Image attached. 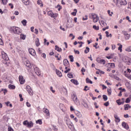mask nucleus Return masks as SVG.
<instances>
[{"label": "nucleus", "mask_w": 131, "mask_h": 131, "mask_svg": "<svg viewBox=\"0 0 131 131\" xmlns=\"http://www.w3.org/2000/svg\"><path fill=\"white\" fill-rule=\"evenodd\" d=\"M74 12L72 13V14L73 15V16H76V13H77V10L76 9H75L74 10Z\"/></svg>", "instance_id": "c03bdc74"}, {"label": "nucleus", "mask_w": 131, "mask_h": 131, "mask_svg": "<svg viewBox=\"0 0 131 131\" xmlns=\"http://www.w3.org/2000/svg\"><path fill=\"white\" fill-rule=\"evenodd\" d=\"M11 30L15 34H20L22 32V30L17 27H13L11 28Z\"/></svg>", "instance_id": "20e7f679"}, {"label": "nucleus", "mask_w": 131, "mask_h": 131, "mask_svg": "<svg viewBox=\"0 0 131 131\" xmlns=\"http://www.w3.org/2000/svg\"><path fill=\"white\" fill-rule=\"evenodd\" d=\"M125 76L128 78V79H129L131 80V75L130 74H125Z\"/></svg>", "instance_id": "4c0bfd02"}, {"label": "nucleus", "mask_w": 131, "mask_h": 131, "mask_svg": "<svg viewBox=\"0 0 131 131\" xmlns=\"http://www.w3.org/2000/svg\"><path fill=\"white\" fill-rule=\"evenodd\" d=\"M99 23L101 26H102V27H104V26H107V24L105 23V21H104L103 20H101L99 21Z\"/></svg>", "instance_id": "aec40b11"}, {"label": "nucleus", "mask_w": 131, "mask_h": 131, "mask_svg": "<svg viewBox=\"0 0 131 131\" xmlns=\"http://www.w3.org/2000/svg\"><path fill=\"white\" fill-rule=\"evenodd\" d=\"M71 82L74 83V84H76V85H77L78 84V81H77V80L72 79L71 80Z\"/></svg>", "instance_id": "b1692460"}, {"label": "nucleus", "mask_w": 131, "mask_h": 131, "mask_svg": "<svg viewBox=\"0 0 131 131\" xmlns=\"http://www.w3.org/2000/svg\"><path fill=\"white\" fill-rule=\"evenodd\" d=\"M37 4L40 6V8H42V7H43V4H42V1L41 0H38L37 1Z\"/></svg>", "instance_id": "412c9836"}, {"label": "nucleus", "mask_w": 131, "mask_h": 131, "mask_svg": "<svg viewBox=\"0 0 131 131\" xmlns=\"http://www.w3.org/2000/svg\"><path fill=\"white\" fill-rule=\"evenodd\" d=\"M24 125H25L28 128H31V127H33V122L32 121H28V120H26L23 122Z\"/></svg>", "instance_id": "39448f33"}, {"label": "nucleus", "mask_w": 131, "mask_h": 131, "mask_svg": "<svg viewBox=\"0 0 131 131\" xmlns=\"http://www.w3.org/2000/svg\"><path fill=\"white\" fill-rule=\"evenodd\" d=\"M107 93L109 96H111V89H107Z\"/></svg>", "instance_id": "bf43d9fd"}, {"label": "nucleus", "mask_w": 131, "mask_h": 131, "mask_svg": "<svg viewBox=\"0 0 131 131\" xmlns=\"http://www.w3.org/2000/svg\"><path fill=\"white\" fill-rule=\"evenodd\" d=\"M36 123H38V124H42V121L41 120L39 119L36 121Z\"/></svg>", "instance_id": "79ce46f5"}, {"label": "nucleus", "mask_w": 131, "mask_h": 131, "mask_svg": "<svg viewBox=\"0 0 131 131\" xmlns=\"http://www.w3.org/2000/svg\"><path fill=\"white\" fill-rule=\"evenodd\" d=\"M69 58L70 59L71 62H74V57H73V55H70L69 56Z\"/></svg>", "instance_id": "e433bc0d"}, {"label": "nucleus", "mask_w": 131, "mask_h": 131, "mask_svg": "<svg viewBox=\"0 0 131 131\" xmlns=\"http://www.w3.org/2000/svg\"><path fill=\"white\" fill-rule=\"evenodd\" d=\"M89 17L90 19H92L94 23H97L98 21L99 20V16H98V15L95 14V13H91L89 15Z\"/></svg>", "instance_id": "f03ea898"}, {"label": "nucleus", "mask_w": 131, "mask_h": 131, "mask_svg": "<svg viewBox=\"0 0 131 131\" xmlns=\"http://www.w3.org/2000/svg\"><path fill=\"white\" fill-rule=\"evenodd\" d=\"M4 5H7L8 4V0H1Z\"/></svg>", "instance_id": "09e8293b"}, {"label": "nucleus", "mask_w": 131, "mask_h": 131, "mask_svg": "<svg viewBox=\"0 0 131 131\" xmlns=\"http://www.w3.org/2000/svg\"><path fill=\"white\" fill-rule=\"evenodd\" d=\"M113 2L118 8H120L121 6H126L127 5V2L125 0H113Z\"/></svg>", "instance_id": "f257e3e1"}, {"label": "nucleus", "mask_w": 131, "mask_h": 131, "mask_svg": "<svg viewBox=\"0 0 131 131\" xmlns=\"http://www.w3.org/2000/svg\"><path fill=\"white\" fill-rule=\"evenodd\" d=\"M114 118H115V121L116 122H117V123L120 122V118L118 117V116L117 115H115Z\"/></svg>", "instance_id": "a211bd4d"}, {"label": "nucleus", "mask_w": 131, "mask_h": 131, "mask_svg": "<svg viewBox=\"0 0 131 131\" xmlns=\"http://www.w3.org/2000/svg\"><path fill=\"white\" fill-rule=\"evenodd\" d=\"M74 26V25H73V23H72V20L69 21L68 20L67 21V27L68 28H72V27H73Z\"/></svg>", "instance_id": "6e6552de"}, {"label": "nucleus", "mask_w": 131, "mask_h": 131, "mask_svg": "<svg viewBox=\"0 0 131 131\" xmlns=\"http://www.w3.org/2000/svg\"><path fill=\"white\" fill-rule=\"evenodd\" d=\"M8 60H5L4 59L2 62L3 63V64H5V65H7V66H9V64H10L9 62H8V61H7Z\"/></svg>", "instance_id": "c9c22d12"}, {"label": "nucleus", "mask_w": 131, "mask_h": 131, "mask_svg": "<svg viewBox=\"0 0 131 131\" xmlns=\"http://www.w3.org/2000/svg\"><path fill=\"white\" fill-rule=\"evenodd\" d=\"M56 74H57L59 77H62V73L58 70H56Z\"/></svg>", "instance_id": "cd10ccee"}, {"label": "nucleus", "mask_w": 131, "mask_h": 131, "mask_svg": "<svg viewBox=\"0 0 131 131\" xmlns=\"http://www.w3.org/2000/svg\"><path fill=\"white\" fill-rule=\"evenodd\" d=\"M90 87L86 85V86H84L83 91H85V92H86L88 91H90Z\"/></svg>", "instance_id": "ea45409f"}, {"label": "nucleus", "mask_w": 131, "mask_h": 131, "mask_svg": "<svg viewBox=\"0 0 131 131\" xmlns=\"http://www.w3.org/2000/svg\"><path fill=\"white\" fill-rule=\"evenodd\" d=\"M70 70L71 69L70 68L68 69V68H67V69H66V71H64V73H68Z\"/></svg>", "instance_id": "680f3d73"}, {"label": "nucleus", "mask_w": 131, "mask_h": 131, "mask_svg": "<svg viewBox=\"0 0 131 131\" xmlns=\"http://www.w3.org/2000/svg\"><path fill=\"white\" fill-rule=\"evenodd\" d=\"M35 42L36 47H39V46H40V43L39 42V39L38 38H36Z\"/></svg>", "instance_id": "6ab92c4d"}, {"label": "nucleus", "mask_w": 131, "mask_h": 131, "mask_svg": "<svg viewBox=\"0 0 131 131\" xmlns=\"http://www.w3.org/2000/svg\"><path fill=\"white\" fill-rule=\"evenodd\" d=\"M68 77L69 78H73V75L72 73H69L68 74Z\"/></svg>", "instance_id": "a18cd8bd"}, {"label": "nucleus", "mask_w": 131, "mask_h": 131, "mask_svg": "<svg viewBox=\"0 0 131 131\" xmlns=\"http://www.w3.org/2000/svg\"><path fill=\"white\" fill-rule=\"evenodd\" d=\"M122 126L124 128H125V129L127 130L129 128V126H128V125L125 122H122Z\"/></svg>", "instance_id": "2eb2a0df"}, {"label": "nucleus", "mask_w": 131, "mask_h": 131, "mask_svg": "<svg viewBox=\"0 0 131 131\" xmlns=\"http://www.w3.org/2000/svg\"><path fill=\"white\" fill-rule=\"evenodd\" d=\"M57 16H58V14L54 13L52 12V14H51V16L50 17L51 18H54V19H56V18H57Z\"/></svg>", "instance_id": "c756f323"}, {"label": "nucleus", "mask_w": 131, "mask_h": 131, "mask_svg": "<svg viewBox=\"0 0 131 131\" xmlns=\"http://www.w3.org/2000/svg\"><path fill=\"white\" fill-rule=\"evenodd\" d=\"M8 88L10 90H15V89H16V86L12 84H9Z\"/></svg>", "instance_id": "bb28decb"}, {"label": "nucleus", "mask_w": 131, "mask_h": 131, "mask_svg": "<svg viewBox=\"0 0 131 131\" xmlns=\"http://www.w3.org/2000/svg\"><path fill=\"white\" fill-rule=\"evenodd\" d=\"M29 53L33 57L35 56V55H36V53H35V50H34V49L32 48L29 49Z\"/></svg>", "instance_id": "9b49d317"}, {"label": "nucleus", "mask_w": 131, "mask_h": 131, "mask_svg": "<svg viewBox=\"0 0 131 131\" xmlns=\"http://www.w3.org/2000/svg\"><path fill=\"white\" fill-rule=\"evenodd\" d=\"M52 14H53V11H49L48 12V16H50L51 17V16H52Z\"/></svg>", "instance_id": "5fc2aeb1"}, {"label": "nucleus", "mask_w": 131, "mask_h": 131, "mask_svg": "<svg viewBox=\"0 0 131 131\" xmlns=\"http://www.w3.org/2000/svg\"><path fill=\"white\" fill-rule=\"evenodd\" d=\"M122 33H123L124 36L127 35V34H128V33H127V32L126 31H123Z\"/></svg>", "instance_id": "338daca9"}, {"label": "nucleus", "mask_w": 131, "mask_h": 131, "mask_svg": "<svg viewBox=\"0 0 131 131\" xmlns=\"http://www.w3.org/2000/svg\"><path fill=\"white\" fill-rule=\"evenodd\" d=\"M106 66L107 67H110V68H115V64L114 63H108Z\"/></svg>", "instance_id": "dca6fc26"}, {"label": "nucleus", "mask_w": 131, "mask_h": 131, "mask_svg": "<svg viewBox=\"0 0 131 131\" xmlns=\"http://www.w3.org/2000/svg\"><path fill=\"white\" fill-rule=\"evenodd\" d=\"M118 46H119L118 47V50L121 52H122V45L120 43H118Z\"/></svg>", "instance_id": "f704fd0d"}, {"label": "nucleus", "mask_w": 131, "mask_h": 131, "mask_svg": "<svg viewBox=\"0 0 131 131\" xmlns=\"http://www.w3.org/2000/svg\"><path fill=\"white\" fill-rule=\"evenodd\" d=\"M116 103L118 104V105H123L124 104V101H121V99H118L116 100Z\"/></svg>", "instance_id": "4be33fe9"}, {"label": "nucleus", "mask_w": 131, "mask_h": 131, "mask_svg": "<svg viewBox=\"0 0 131 131\" xmlns=\"http://www.w3.org/2000/svg\"><path fill=\"white\" fill-rule=\"evenodd\" d=\"M102 98H103L104 101H106L108 100V97H107L106 95H103L102 96Z\"/></svg>", "instance_id": "58836bf2"}, {"label": "nucleus", "mask_w": 131, "mask_h": 131, "mask_svg": "<svg viewBox=\"0 0 131 131\" xmlns=\"http://www.w3.org/2000/svg\"><path fill=\"white\" fill-rule=\"evenodd\" d=\"M90 52V48L86 47V49L84 50L85 54H88Z\"/></svg>", "instance_id": "a19ab883"}, {"label": "nucleus", "mask_w": 131, "mask_h": 131, "mask_svg": "<svg viewBox=\"0 0 131 131\" xmlns=\"http://www.w3.org/2000/svg\"><path fill=\"white\" fill-rule=\"evenodd\" d=\"M130 107L131 106L129 105V104H125L124 105V110H128L129 108H130Z\"/></svg>", "instance_id": "c85d7f7f"}, {"label": "nucleus", "mask_w": 131, "mask_h": 131, "mask_svg": "<svg viewBox=\"0 0 131 131\" xmlns=\"http://www.w3.org/2000/svg\"><path fill=\"white\" fill-rule=\"evenodd\" d=\"M75 114L78 116V117H79V118L81 117L82 116L81 113L79 111H76Z\"/></svg>", "instance_id": "2f4dec72"}, {"label": "nucleus", "mask_w": 131, "mask_h": 131, "mask_svg": "<svg viewBox=\"0 0 131 131\" xmlns=\"http://www.w3.org/2000/svg\"><path fill=\"white\" fill-rule=\"evenodd\" d=\"M96 61L99 64H103V65L106 64V61L104 59H102L99 57L97 58Z\"/></svg>", "instance_id": "9d476101"}, {"label": "nucleus", "mask_w": 131, "mask_h": 131, "mask_svg": "<svg viewBox=\"0 0 131 131\" xmlns=\"http://www.w3.org/2000/svg\"><path fill=\"white\" fill-rule=\"evenodd\" d=\"M63 65L65 66V69L67 70L68 67H70V64H69V61L67 59L63 60Z\"/></svg>", "instance_id": "1a4fd4ad"}, {"label": "nucleus", "mask_w": 131, "mask_h": 131, "mask_svg": "<svg viewBox=\"0 0 131 131\" xmlns=\"http://www.w3.org/2000/svg\"><path fill=\"white\" fill-rule=\"evenodd\" d=\"M72 99L75 104H78V99H77V96L76 95V94H73L72 95Z\"/></svg>", "instance_id": "ddd939ff"}, {"label": "nucleus", "mask_w": 131, "mask_h": 131, "mask_svg": "<svg viewBox=\"0 0 131 131\" xmlns=\"http://www.w3.org/2000/svg\"><path fill=\"white\" fill-rule=\"evenodd\" d=\"M88 15H85L84 17H83V18H82L83 21H85V20H88Z\"/></svg>", "instance_id": "6e6d98bb"}, {"label": "nucleus", "mask_w": 131, "mask_h": 131, "mask_svg": "<svg viewBox=\"0 0 131 131\" xmlns=\"http://www.w3.org/2000/svg\"><path fill=\"white\" fill-rule=\"evenodd\" d=\"M125 51L127 52H131V47H128L127 49H126Z\"/></svg>", "instance_id": "4d7b16f0"}, {"label": "nucleus", "mask_w": 131, "mask_h": 131, "mask_svg": "<svg viewBox=\"0 0 131 131\" xmlns=\"http://www.w3.org/2000/svg\"><path fill=\"white\" fill-rule=\"evenodd\" d=\"M34 70L35 71V73L38 76H39L40 75V70H39V68L36 67L34 69Z\"/></svg>", "instance_id": "4468645a"}, {"label": "nucleus", "mask_w": 131, "mask_h": 131, "mask_svg": "<svg viewBox=\"0 0 131 131\" xmlns=\"http://www.w3.org/2000/svg\"><path fill=\"white\" fill-rule=\"evenodd\" d=\"M8 131H14V129H13V128H12V127L9 126L8 128Z\"/></svg>", "instance_id": "3c124183"}, {"label": "nucleus", "mask_w": 131, "mask_h": 131, "mask_svg": "<svg viewBox=\"0 0 131 131\" xmlns=\"http://www.w3.org/2000/svg\"><path fill=\"white\" fill-rule=\"evenodd\" d=\"M98 43H95V45H94V48H95V49H99V48H100L99 46H98Z\"/></svg>", "instance_id": "864d4df0"}, {"label": "nucleus", "mask_w": 131, "mask_h": 131, "mask_svg": "<svg viewBox=\"0 0 131 131\" xmlns=\"http://www.w3.org/2000/svg\"><path fill=\"white\" fill-rule=\"evenodd\" d=\"M18 79L20 84H24L25 83V79L23 77V76H19Z\"/></svg>", "instance_id": "f8f14e48"}, {"label": "nucleus", "mask_w": 131, "mask_h": 131, "mask_svg": "<svg viewBox=\"0 0 131 131\" xmlns=\"http://www.w3.org/2000/svg\"><path fill=\"white\" fill-rule=\"evenodd\" d=\"M23 3L25 6H29V0H24Z\"/></svg>", "instance_id": "5701e85b"}, {"label": "nucleus", "mask_w": 131, "mask_h": 131, "mask_svg": "<svg viewBox=\"0 0 131 131\" xmlns=\"http://www.w3.org/2000/svg\"><path fill=\"white\" fill-rule=\"evenodd\" d=\"M1 54L2 57L3 59V60H6V61H9V60H10L9 57H8V55H7V53H5V52L2 51Z\"/></svg>", "instance_id": "423d86ee"}, {"label": "nucleus", "mask_w": 131, "mask_h": 131, "mask_svg": "<svg viewBox=\"0 0 131 131\" xmlns=\"http://www.w3.org/2000/svg\"><path fill=\"white\" fill-rule=\"evenodd\" d=\"M26 90L30 96L33 95V91H32V89H31V87L29 85H27Z\"/></svg>", "instance_id": "0eeeda50"}, {"label": "nucleus", "mask_w": 131, "mask_h": 131, "mask_svg": "<svg viewBox=\"0 0 131 131\" xmlns=\"http://www.w3.org/2000/svg\"><path fill=\"white\" fill-rule=\"evenodd\" d=\"M104 105L105 106V107H108V106H109V102L107 101L104 103Z\"/></svg>", "instance_id": "052dcab7"}, {"label": "nucleus", "mask_w": 131, "mask_h": 131, "mask_svg": "<svg viewBox=\"0 0 131 131\" xmlns=\"http://www.w3.org/2000/svg\"><path fill=\"white\" fill-rule=\"evenodd\" d=\"M53 130L57 131L58 130V128L56 126H53Z\"/></svg>", "instance_id": "e2e57ef3"}, {"label": "nucleus", "mask_w": 131, "mask_h": 131, "mask_svg": "<svg viewBox=\"0 0 131 131\" xmlns=\"http://www.w3.org/2000/svg\"><path fill=\"white\" fill-rule=\"evenodd\" d=\"M66 123L68 125V127L71 129V130H74L75 128H74V125H73V123L71 122V121H70V119H67L66 120Z\"/></svg>", "instance_id": "7ed1b4c3"}, {"label": "nucleus", "mask_w": 131, "mask_h": 131, "mask_svg": "<svg viewBox=\"0 0 131 131\" xmlns=\"http://www.w3.org/2000/svg\"><path fill=\"white\" fill-rule=\"evenodd\" d=\"M116 46H115V45H112V50H114L115 49H116Z\"/></svg>", "instance_id": "774afa93"}, {"label": "nucleus", "mask_w": 131, "mask_h": 131, "mask_svg": "<svg viewBox=\"0 0 131 131\" xmlns=\"http://www.w3.org/2000/svg\"><path fill=\"white\" fill-rule=\"evenodd\" d=\"M25 64L27 67H28V68H31V64H30V62H29V61H26Z\"/></svg>", "instance_id": "7c9ffc66"}, {"label": "nucleus", "mask_w": 131, "mask_h": 131, "mask_svg": "<svg viewBox=\"0 0 131 131\" xmlns=\"http://www.w3.org/2000/svg\"><path fill=\"white\" fill-rule=\"evenodd\" d=\"M107 13L111 17L113 15V12H111L110 10H107Z\"/></svg>", "instance_id": "49530a36"}, {"label": "nucleus", "mask_w": 131, "mask_h": 131, "mask_svg": "<svg viewBox=\"0 0 131 131\" xmlns=\"http://www.w3.org/2000/svg\"><path fill=\"white\" fill-rule=\"evenodd\" d=\"M43 112H44V113H46L47 116H50V112L49 111L48 108L44 107L43 108Z\"/></svg>", "instance_id": "f3484780"}, {"label": "nucleus", "mask_w": 131, "mask_h": 131, "mask_svg": "<svg viewBox=\"0 0 131 131\" xmlns=\"http://www.w3.org/2000/svg\"><path fill=\"white\" fill-rule=\"evenodd\" d=\"M83 105L84 106V107L85 108H89V105H88V104H87L86 103H85V102H84V103H83Z\"/></svg>", "instance_id": "8fccbe9b"}, {"label": "nucleus", "mask_w": 131, "mask_h": 131, "mask_svg": "<svg viewBox=\"0 0 131 131\" xmlns=\"http://www.w3.org/2000/svg\"><path fill=\"white\" fill-rule=\"evenodd\" d=\"M20 38L23 40H25L26 38V35H24V34H21L20 35Z\"/></svg>", "instance_id": "a878e982"}, {"label": "nucleus", "mask_w": 131, "mask_h": 131, "mask_svg": "<svg viewBox=\"0 0 131 131\" xmlns=\"http://www.w3.org/2000/svg\"><path fill=\"white\" fill-rule=\"evenodd\" d=\"M93 28L95 30H99V29H100V27H99V26L96 27V25H94Z\"/></svg>", "instance_id": "37998d69"}, {"label": "nucleus", "mask_w": 131, "mask_h": 131, "mask_svg": "<svg viewBox=\"0 0 131 131\" xmlns=\"http://www.w3.org/2000/svg\"><path fill=\"white\" fill-rule=\"evenodd\" d=\"M21 23L23 24V26H26L27 24V20H26V19H24L21 21Z\"/></svg>", "instance_id": "473e14b6"}, {"label": "nucleus", "mask_w": 131, "mask_h": 131, "mask_svg": "<svg viewBox=\"0 0 131 131\" xmlns=\"http://www.w3.org/2000/svg\"><path fill=\"white\" fill-rule=\"evenodd\" d=\"M94 105L96 109H98V108H99V105H97V102H94Z\"/></svg>", "instance_id": "0e129e2a"}, {"label": "nucleus", "mask_w": 131, "mask_h": 131, "mask_svg": "<svg viewBox=\"0 0 131 131\" xmlns=\"http://www.w3.org/2000/svg\"><path fill=\"white\" fill-rule=\"evenodd\" d=\"M125 39H128L129 38H130V34H127V35L125 36Z\"/></svg>", "instance_id": "de8ad7c7"}, {"label": "nucleus", "mask_w": 131, "mask_h": 131, "mask_svg": "<svg viewBox=\"0 0 131 131\" xmlns=\"http://www.w3.org/2000/svg\"><path fill=\"white\" fill-rule=\"evenodd\" d=\"M86 83H91V84H93V81H92L89 78H86Z\"/></svg>", "instance_id": "72a5a7b5"}, {"label": "nucleus", "mask_w": 131, "mask_h": 131, "mask_svg": "<svg viewBox=\"0 0 131 131\" xmlns=\"http://www.w3.org/2000/svg\"><path fill=\"white\" fill-rule=\"evenodd\" d=\"M55 50L57 51V52H62V49L59 48L58 46L56 45Z\"/></svg>", "instance_id": "393cba45"}, {"label": "nucleus", "mask_w": 131, "mask_h": 131, "mask_svg": "<svg viewBox=\"0 0 131 131\" xmlns=\"http://www.w3.org/2000/svg\"><path fill=\"white\" fill-rule=\"evenodd\" d=\"M50 91L53 93H55L56 92V91L53 90V86H50Z\"/></svg>", "instance_id": "69168bd1"}, {"label": "nucleus", "mask_w": 131, "mask_h": 131, "mask_svg": "<svg viewBox=\"0 0 131 131\" xmlns=\"http://www.w3.org/2000/svg\"><path fill=\"white\" fill-rule=\"evenodd\" d=\"M130 98H127L126 99L125 103H130Z\"/></svg>", "instance_id": "603ef678"}, {"label": "nucleus", "mask_w": 131, "mask_h": 131, "mask_svg": "<svg viewBox=\"0 0 131 131\" xmlns=\"http://www.w3.org/2000/svg\"><path fill=\"white\" fill-rule=\"evenodd\" d=\"M127 9H130L131 10V2L128 3Z\"/></svg>", "instance_id": "13d9d810"}]
</instances>
